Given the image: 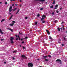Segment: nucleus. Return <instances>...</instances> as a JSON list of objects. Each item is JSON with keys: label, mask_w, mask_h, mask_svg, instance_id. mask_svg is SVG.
<instances>
[{"label": "nucleus", "mask_w": 67, "mask_h": 67, "mask_svg": "<svg viewBox=\"0 0 67 67\" xmlns=\"http://www.w3.org/2000/svg\"><path fill=\"white\" fill-rule=\"evenodd\" d=\"M28 66L29 67H32L33 66V64L31 63H28Z\"/></svg>", "instance_id": "obj_1"}, {"label": "nucleus", "mask_w": 67, "mask_h": 67, "mask_svg": "<svg viewBox=\"0 0 67 67\" xmlns=\"http://www.w3.org/2000/svg\"><path fill=\"white\" fill-rule=\"evenodd\" d=\"M13 40H14V38L11 37L10 40L11 41V42L12 44H13V43H14V42H13Z\"/></svg>", "instance_id": "obj_2"}, {"label": "nucleus", "mask_w": 67, "mask_h": 67, "mask_svg": "<svg viewBox=\"0 0 67 67\" xmlns=\"http://www.w3.org/2000/svg\"><path fill=\"white\" fill-rule=\"evenodd\" d=\"M56 62H59V64H62V61H61V60L59 59H58L56 60Z\"/></svg>", "instance_id": "obj_3"}, {"label": "nucleus", "mask_w": 67, "mask_h": 67, "mask_svg": "<svg viewBox=\"0 0 67 67\" xmlns=\"http://www.w3.org/2000/svg\"><path fill=\"white\" fill-rule=\"evenodd\" d=\"M58 6V4H56L55 6V7L54 9H57V7Z\"/></svg>", "instance_id": "obj_4"}, {"label": "nucleus", "mask_w": 67, "mask_h": 67, "mask_svg": "<svg viewBox=\"0 0 67 67\" xmlns=\"http://www.w3.org/2000/svg\"><path fill=\"white\" fill-rule=\"evenodd\" d=\"M46 31L47 32L48 34V35H50V32H49V31H48V30H47V29L46 30Z\"/></svg>", "instance_id": "obj_5"}, {"label": "nucleus", "mask_w": 67, "mask_h": 67, "mask_svg": "<svg viewBox=\"0 0 67 67\" xmlns=\"http://www.w3.org/2000/svg\"><path fill=\"white\" fill-rule=\"evenodd\" d=\"M7 29L8 30H10L11 31V32H13V30L12 29H10L9 28H7Z\"/></svg>", "instance_id": "obj_6"}, {"label": "nucleus", "mask_w": 67, "mask_h": 67, "mask_svg": "<svg viewBox=\"0 0 67 67\" xmlns=\"http://www.w3.org/2000/svg\"><path fill=\"white\" fill-rule=\"evenodd\" d=\"M19 11H20V9H18V10L17 12L15 14H17L19 12Z\"/></svg>", "instance_id": "obj_7"}, {"label": "nucleus", "mask_w": 67, "mask_h": 67, "mask_svg": "<svg viewBox=\"0 0 67 67\" xmlns=\"http://www.w3.org/2000/svg\"><path fill=\"white\" fill-rule=\"evenodd\" d=\"M21 57H22V58H24L25 57V56L24 55H21Z\"/></svg>", "instance_id": "obj_8"}, {"label": "nucleus", "mask_w": 67, "mask_h": 67, "mask_svg": "<svg viewBox=\"0 0 67 67\" xmlns=\"http://www.w3.org/2000/svg\"><path fill=\"white\" fill-rule=\"evenodd\" d=\"M36 1H42L44 2V1H45V0H36Z\"/></svg>", "instance_id": "obj_9"}, {"label": "nucleus", "mask_w": 67, "mask_h": 67, "mask_svg": "<svg viewBox=\"0 0 67 67\" xmlns=\"http://www.w3.org/2000/svg\"><path fill=\"white\" fill-rule=\"evenodd\" d=\"M43 57H44V58H43V59H45V58H46V57H47V55H46V56H45L43 55Z\"/></svg>", "instance_id": "obj_10"}, {"label": "nucleus", "mask_w": 67, "mask_h": 67, "mask_svg": "<svg viewBox=\"0 0 67 67\" xmlns=\"http://www.w3.org/2000/svg\"><path fill=\"white\" fill-rule=\"evenodd\" d=\"M14 23H13V24H9V25H10V26H13V25H14Z\"/></svg>", "instance_id": "obj_11"}, {"label": "nucleus", "mask_w": 67, "mask_h": 67, "mask_svg": "<svg viewBox=\"0 0 67 67\" xmlns=\"http://www.w3.org/2000/svg\"><path fill=\"white\" fill-rule=\"evenodd\" d=\"M0 32L1 33V34H3V32H2V31L1 30V29H0Z\"/></svg>", "instance_id": "obj_12"}, {"label": "nucleus", "mask_w": 67, "mask_h": 67, "mask_svg": "<svg viewBox=\"0 0 67 67\" xmlns=\"http://www.w3.org/2000/svg\"><path fill=\"white\" fill-rule=\"evenodd\" d=\"M55 1H55V0H54L53 1V3H52L53 4H55Z\"/></svg>", "instance_id": "obj_13"}, {"label": "nucleus", "mask_w": 67, "mask_h": 67, "mask_svg": "<svg viewBox=\"0 0 67 67\" xmlns=\"http://www.w3.org/2000/svg\"><path fill=\"white\" fill-rule=\"evenodd\" d=\"M46 17V16L45 15H42V18H45Z\"/></svg>", "instance_id": "obj_14"}, {"label": "nucleus", "mask_w": 67, "mask_h": 67, "mask_svg": "<svg viewBox=\"0 0 67 67\" xmlns=\"http://www.w3.org/2000/svg\"><path fill=\"white\" fill-rule=\"evenodd\" d=\"M49 39H50L51 40H53V39L52 38L51 36H49Z\"/></svg>", "instance_id": "obj_15"}, {"label": "nucleus", "mask_w": 67, "mask_h": 67, "mask_svg": "<svg viewBox=\"0 0 67 67\" xmlns=\"http://www.w3.org/2000/svg\"><path fill=\"white\" fill-rule=\"evenodd\" d=\"M5 21V19H3L2 20V21H1V22H2L3 21Z\"/></svg>", "instance_id": "obj_16"}, {"label": "nucleus", "mask_w": 67, "mask_h": 67, "mask_svg": "<svg viewBox=\"0 0 67 67\" xmlns=\"http://www.w3.org/2000/svg\"><path fill=\"white\" fill-rule=\"evenodd\" d=\"M16 10V8H15L13 10V11H15Z\"/></svg>", "instance_id": "obj_17"}, {"label": "nucleus", "mask_w": 67, "mask_h": 67, "mask_svg": "<svg viewBox=\"0 0 67 67\" xmlns=\"http://www.w3.org/2000/svg\"><path fill=\"white\" fill-rule=\"evenodd\" d=\"M45 60L46 62H48V60L47 59H46Z\"/></svg>", "instance_id": "obj_18"}, {"label": "nucleus", "mask_w": 67, "mask_h": 67, "mask_svg": "<svg viewBox=\"0 0 67 67\" xmlns=\"http://www.w3.org/2000/svg\"><path fill=\"white\" fill-rule=\"evenodd\" d=\"M58 30L59 31H60V28H59L58 27Z\"/></svg>", "instance_id": "obj_19"}, {"label": "nucleus", "mask_w": 67, "mask_h": 67, "mask_svg": "<svg viewBox=\"0 0 67 67\" xmlns=\"http://www.w3.org/2000/svg\"><path fill=\"white\" fill-rule=\"evenodd\" d=\"M9 12H11L12 11V10L11 9H9Z\"/></svg>", "instance_id": "obj_20"}, {"label": "nucleus", "mask_w": 67, "mask_h": 67, "mask_svg": "<svg viewBox=\"0 0 67 67\" xmlns=\"http://www.w3.org/2000/svg\"><path fill=\"white\" fill-rule=\"evenodd\" d=\"M12 9V6H10L9 8V9Z\"/></svg>", "instance_id": "obj_21"}, {"label": "nucleus", "mask_w": 67, "mask_h": 67, "mask_svg": "<svg viewBox=\"0 0 67 67\" xmlns=\"http://www.w3.org/2000/svg\"><path fill=\"white\" fill-rule=\"evenodd\" d=\"M13 16V15H12L9 18V20H11V19L12 18V16Z\"/></svg>", "instance_id": "obj_22"}, {"label": "nucleus", "mask_w": 67, "mask_h": 67, "mask_svg": "<svg viewBox=\"0 0 67 67\" xmlns=\"http://www.w3.org/2000/svg\"><path fill=\"white\" fill-rule=\"evenodd\" d=\"M64 25L63 26V30H65V28L64 27Z\"/></svg>", "instance_id": "obj_23"}, {"label": "nucleus", "mask_w": 67, "mask_h": 67, "mask_svg": "<svg viewBox=\"0 0 67 67\" xmlns=\"http://www.w3.org/2000/svg\"><path fill=\"white\" fill-rule=\"evenodd\" d=\"M44 18H42L41 19V21H43V20H44Z\"/></svg>", "instance_id": "obj_24"}, {"label": "nucleus", "mask_w": 67, "mask_h": 67, "mask_svg": "<svg viewBox=\"0 0 67 67\" xmlns=\"http://www.w3.org/2000/svg\"><path fill=\"white\" fill-rule=\"evenodd\" d=\"M40 16V14H38L37 15V17H39Z\"/></svg>", "instance_id": "obj_25"}, {"label": "nucleus", "mask_w": 67, "mask_h": 67, "mask_svg": "<svg viewBox=\"0 0 67 67\" xmlns=\"http://www.w3.org/2000/svg\"><path fill=\"white\" fill-rule=\"evenodd\" d=\"M54 7V6L53 5H52L51 6H50L51 8H53Z\"/></svg>", "instance_id": "obj_26"}, {"label": "nucleus", "mask_w": 67, "mask_h": 67, "mask_svg": "<svg viewBox=\"0 0 67 67\" xmlns=\"http://www.w3.org/2000/svg\"><path fill=\"white\" fill-rule=\"evenodd\" d=\"M16 51H13V53H16Z\"/></svg>", "instance_id": "obj_27"}, {"label": "nucleus", "mask_w": 67, "mask_h": 67, "mask_svg": "<svg viewBox=\"0 0 67 67\" xmlns=\"http://www.w3.org/2000/svg\"><path fill=\"white\" fill-rule=\"evenodd\" d=\"M35 25H37V22H36L35 23Z\"/></svg>", "instance_id": "obj_28"}, {"label": "nucleus", "mask_w": 67, "mask_h": 67, "mask_svg": "<svg viewBox=\"0 0 67 67\" xmlns=\"http://www.w3.org/2000/svg\"><path fill=\"white\" fill-rule=\"evenodd\" d=\"M64 39L65 41H66V38L64 37Z\"/></svg>", "instance_id": "obj_29"}, {"label": "nucleus", "mask_w": 67, "mask_h": 67, "mask_svg": "<svg viewBox=\"0 0 67 67\" xmlns=\"http://www.w3.org/2000/svg\"><path fill=\"white\" fill-rule=\"evenodd\" d=\"M48 57H51V55H48Z\"/></svg>", "instance_id": "obj_30"}, {"label": "nucleus", "mask_w": 67, "mask_h": 67, "mask_svg": "<svg viewBox=\"0 0 67 67\" xmlns=\"http://www.w3.org/2000/svg\"><path fill=\"white\" fill-rule=\"evenodd\" d=\"M43 10V8H41L40 9V10Z\"/></svg>", "instance_id": "obj_31"}, {"label": "nucleus", "mask_w": 67, "mask_h": 67, "mask_svg": "<svg viewBox=\"0 0 67 67\" xmlns=\"http://www.w3.org/2000/svg\"><path fill=\"white\" fill-rule=\"evenodd\" d=\"M27 38H28V37H26L25 39H27Z\"/></svg>", "instance_id": "obj_32"}, {"label": "nucleus", "mask_w": 67, "mask_h": 67, "mask_svg": "<svg viewBox=\"0 0 67 67\" xmlns=\"http://www.w3.org/2000/svg\"><path fill=\"white\" fill-rule=\"evenodd\" d=\"M42 23H45V21H42Z\"/></svg>", "instance_id": "obj_33"}, {"label": "nucleus", "mask_w": 67, "mask_h": 67, "mask_svg": "<svg viewBox=\"0 0 67 67\" xmlns=\"http://www.w3.org/2000/svg\"><path fill=\"white\" fill-rule=\"evenodd\" d=\"M15 6H17V5H18V4H15Z\"/></svg>", "instance_id": "obj_34"}, {"label": "nucleus", "mask_w": 67, "mask_h": 67, "mask_svg": "<svg viewBox=\"0 0 67 67\" xmlns=\"http://www.w3.org/2000/svg\"><path fill=\"white\" fill-rule=\"evenodd\" d=\"M7 3H8L7 2H6L5 3V4H7Z\"/></svg>", "instance_id": "obj_35"}, {"label": "nucleus", "mask_w": 67, "mask_h": 67, "mask_svg": "<svg viewBox=\"0 0 67 67\" xmlns=\"http://www.w3.org/2000/svg\"><path fill=\"white\" fill-rule=\"evenodd\" d=\"M25 19H27V17H25Z\"/></svg>", "instance_id": "obj_36"}, {"label": "nucleus", "mask_w": 67, "mask_h": 67, "mask_svg": "<svg viewBox=\"0 0 67 67\" xmlns=\"http://www.w3.org/2000/svg\"><path fill=\"white\" fill-rule=\"evenodd\" d=\"M12 22H13V23H15V21H12Z\"/></svg>", "instance_id": "obj_37"}, {"label": "nucleus", "mask_w": 67, "mask_h": 67, "mask_svg": "<svg viewBox=\"0 0 67 67\" xmlns=\"http://www.w3.org/2000/svg\"><path fill=\"white\" fill-rule=\"evenodd\" d=\"M52 14H53V15H54V12H53V13Z\"/></svg>", "instance_id": "obj_38"}, {"label": "nucleus", "mask_w": 67, "mask_h": 67, "mask_svg": "<svg viewBox=\"0 0 67 67\" xmlns=\"http://www.w3.org/2000/svg\"><path fill=\"white\" fill-rule=\"evenodd\" d=\"M18 40H19V38H16V41H18Z\"/></svg>", "instance_id": "obj_39"}, {"label": "nucleus", "mask_w": 67, "mask_h": 67, "mask_svg": "<svg viewBox=\"0 0 67 67\" xmlns=\"http://www.w3.org/2000/svg\"><path fill=\"white\" fill-rule=\"evenodd\" d=\"M3 40H4V39H1V41H3Z\"/></svg>", "instance_id": "obj_40"}, {"label": "nucleus", "mask_w": 67, "mask_h": 67, "mask_svg": "<svg viewBox=\"0 0 67 67\" xmlns=\"http://www.w3.org/2000/svg\"><path fill=\"white\" fill-rule=\"evenodd\" d=\"M15 0H10V1H15Z\"/></svg>", "instance_id": "obj_41"}, {"label": "nucleus", "mask_w": 67, "mask_h": 67, "mask_svg": "<svg viewBox=\"0 0 67 67\" xmlns=\"http://www.w3.org/2000/svg\"><path fill=\"white\" fill-rule=\"evenodd\" d=\"M24 43V41H23L22 42V44H23Z\"/></svg>", "instance_id": "obj_42"}, {"label": "nucleus", "mask_w": 67, "mask_h": 67, "mask_svg": "<svg viewBox=\"0 0 67 67\" xmlns=\"http://www.w3.org/2000/svg\"><path fill=\"white\" fill-rule=\"evenodd\" d=\"M9 15H10L11 14V13H9Z\"/></svg>", "instance_id": "obj_43"}, {"label": "nucleus", "mask_w": 67, "mask_h": 67, "mask_svg": "<svg viewBox=\"0 0 67 67\" xmlns=\"http://www.w3.org/2000/svg\"><path fill=\"white\" fill-rule=\"evenodd\" d=\"M13 59L14 60L15 59V58H14V57H13Z\"/></svg>", "instance_id": "obj_44"}, {"label": "nucleus", "mask_w": 67, "mask_h": 67, "mask_svg": "<svg viewBox=\"0 0 67 67\" xmlns=\"http://www.w3.org/2000/svg\"><path fill=\"white\" fill-rule=\"evenodd\" d=\"M21 6H22V5L21 4H20V7H21Z\"/></svg>", "instance_id": "obj_45"}, {"label": "nucleus", "mask_w": 67, "mask_h": 67, "mask_svg": "<svg viewBox=\"0 0 67 67\" xmlns=\"http://www.w3.org/2000/svg\"><path fill=\"white\" fill-rule=\"evenodd\" d=\"M4 64H6V62H4Z\"/></svg>", "instance_id": "obj_46"}, {"label": "nucleus", "mask_w": 67, "mask_h": 67, "mask_svg": "<svg viewBox=\"0 0 67 67\" xmlns=\"http://www.w3.org/2000/svg\"><path fill=\"white\" fill-rule=\"evenodd\" d=\"M25 59H27V57H25Z\"/></svg>", "instance_id": "obj_47"}, {"label": "nucleus", "mask_w": 67, "mask_h": 67, "mask_svg": "<svg viewBox=\"0 0 67 67\" xmlns=\"http://www.w3.org/2000/svg\"><path fill=\"white\" fill-rule=\"evenodd\" d=\"M23 49H25V47H23Z\"/></svg>", "instance_id": "obj_48"}, {"label": "nucleus", "mask_w": 67, "mask_h": 67, "mask_svg": "<svg viewBox=\"0 0 67 67\" xmlns=\"http://www.w3.org/2000/svg\"><path fill=\"white\" fill-rule=\"evenodd\" d=\"M12 6L13 7V6H14V4H13L12 5Z\"/></svg>", "instance_id": "obj_49"}, {"label": "nucleus", "mask_w": 67, "mask_h": 67, "mask_svg": "<svg viewBox=\"0 0 67 67\" xmlns=\"http://www.w3.org/2000/svg\"><path fill=\"white\" fill-rule=\"evenodd\" d=\"M62 45L63 46H64V44H62Z\"/></svg>", "instance_id": "obj_50"}, {"label": "nucleus", "mask_w": 67, "mask_h": 67, "mask_svg": "<svg viewBox=\"0 0 67 67\" xmlns=\"http://www.w3.org/2000/svg\"><path fill=\"white\" fill-rule=\"evenodd\" d=\"M19 40H21V39L19 37Z\"/></svg>", "instance_id": "obj_51"}, {"label": "nucleus", "mask_w": 67, "mask_h": 67, "mask_svg": "<svg viewBox=\"0 0 67 67\" xmlns=\"http://www.w3.org/2000/svg\"><path fill=\"white\" fill-rule=\"evenodd\" d=\"M15 36H16V37H18V36L15 35Z\"/></svg>", "instance_id": "obj_52"}, {"label": "nucleus", "mask_w": 67, "mask_h": 67, "mask_svg": "<svg viewBox=\"0 0 67 67\" xmlns=\"http://www.w3.org/2000/svg\"><path fill=\"white\" fill-rule=\"evenodd\" d=\"M58 12H58V11H57V13H58Z\"/></svg>", "instance_id": "obj_53"}, {"label": "nucleus", "mask_w": 67, "mask_h": 67, "mask_svg": "<svg viewBox=\"0 0 67 67\" xmlns=\"http://www.w3.org/2000/svg\"><path fill=\"white\" fill-rule=\"evenodd\" d=\"M19 34H20V35H21V34H21V32H19Z\"/></svg>", "instance_id": "obj_54"}, {"label": "nucleus", "mask_w": 67, "mask_h": 67, "mask_svg": "<svg viewBox=\"0 0 67 67\" xmlns=\"http://www.w3.org/2000/svg\"><path fill=\"white\" fill-rule=\"evenodd\" d=\"M63 23H64V22H62L61 24H63Z\"/></svg>", "instance_id": "obj_55"}, {"label": "nucleus", "mask_w": 67, "mask_h": 67, "mask_svg": "<svg viewBox=\"0 0 67 67\" xmlns=\"http://www.w3.org/2000/svg\"><path fill=\"white\" fill-rule=\"evenodd\" d=\"M20 46L21 47H22V46H21V45H20Z\"/></svg>", "instance_id": "obj_56"}, {"label": "nucleus", "mask_w": 67, "mask_h": 67, "mask_svg": "<svg viewBox=\"0 0 67 67\" xmlns=\"http://www.w3.org/2000/svg\"><path fill=\"white\" fill-rule=\"evenodd\" d=\"M46 54H47V51H46Z\"/></svg>", "instance_id": "obj_57"}, {"label": "nucleus", "mask_w": 67, "mask_h": 67, "mask_svg": "<svg viewBox=\"0 0 67 67\" xmlns=\"http://www.w3.org/2000/svg\"><path fill=\"white\" fill-rule=\"evenodd\" d=\"M21 41H23V39H21Z\"/></svg>", "instance_id": "obj_58"}, {"label": "nucleus", "mask_w": 67, "mask_h": 67, "mask_svg": "<svg viewBox=\"0 0 67 67\" xmlns=\"http://www.w3.org/2000/svg\"><path fill=\"white\" fill-rule=\"evenodd\" d=\"M18 37L19 38H20V36H18Z\"/></svg>", "instance_id": "obj_59"}, {"label": "nucleus", "mask_w": 67, "mask_h": 67, "mask_svg": "<svg viewBox=\"0 0 67 67\" xmlns=\"http://www.w3.org/2000/svg\"><path fill=\"white\" fill-rule=\"evenodd\" d=\"M60 30H62V28H60Z\"/></svg>", "instance_id": "obj_60"}, {"label": "nucleus", "mask_w": 67, "mask_h": 67, "mask_svg": "<svg viewBox=\"0 0 67 67\" xmlns=\"http://www.w3.org/2000/svg\"><path fill=\"white\" fill-rule=\"evenodd\" d=\"M60 9L61 10H62V8H60Z\"/></svg>", "instance_id": "obj_61"}, {"label": "nucleus", "mask_w": 67, "mask_h": 67, "mask_svg": "<svg viewBox=\"0 0 67 67\" xmlns=\"http://www.w3.org/2000/svg\"><path fill=\"white\" fill-rule=\"evenodd\" d=\"M20 2H22V1H21V0H20Z\"/></svg>", "instance_id": "obj_62"}, {"label": "nucleus", "mask_w": 67, "mask_h": 67, "mask_svg": "<svg viewBox=\"0 0 67 67\" xmlns=\"http://www.w3.org/2000/svg\"><path fill=\"white\" fill-rule=\"evenodd\" d=\"M56 20H55V21H54V22H56Z\"/></svg>", "instance_id": "obj_63"}, {"label": "nucleus", "mask_w": 67, "mask_h": 67, "mask_svg": "<svg viewBox=\"0 0 67 67\" xmlns=\"http://www.w3.org/2000/svg\"><path fill=\"white\" fill-rule=\"evenodd\" d=\"M40 67H42V66H40Z\"/></svg>", "instance_id": "obj_64"}]
</instances>
